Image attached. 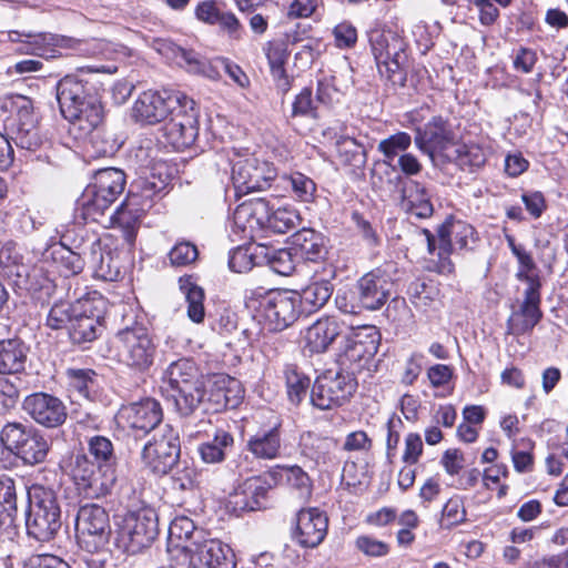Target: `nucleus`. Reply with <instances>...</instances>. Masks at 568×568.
I'll use <instances>...</instances> for the list:
<instances>
[{"instance_id": "nucleus-1", "label": "nucleus", "mask_w": 568, "mask_h": 568, "mask_svg": "<svg viewBox=\"0 0 568 568\" xmlns=\"http://www.w3.org/2000/svg\"><path fill=\"white\" fill-rule=\"evenodd\" d=\"M93 91L88 80L74 74L65 75L57 84L60 111L79 129H92L103 121L102 105Z\"/></svg>"}, {"instance_id": "nucleus-2", "label": "nucleus", "mask_w": 568, "mask_h": 568, "mask_svg": "<svg viewBox=\"0 0 568 568\" xmlns=\"http://www.w3.org/2000/svg\"><path fill=\"white\" fill-rule=\"evenodd\" d=\"M164 390L183 417L192 415L203 403L206 389L199 367L190 358L171 363L164 372Z\"/></svg>"}, {"instance_id": "nucleus-3", "label": "nucleus", "mask_w": 568, "mask_h": 568, "mask_svg": "<svg viewBox=\"0 0 568 568\" xmlns=\"http://www.w3.org/2000/svg\"><path fill=\"white\" fill-rule=\"evenodd\" d=\"M113 358L134 373H146L158 356V343L150 329L133 323L118 331L112 341Z\"/></svg>"}, {"instance_id": "nucleus-4", "label": "nucleus", "mask_w": 568, "mask_h": 568, "mask_svg": "<svg viewBox=\"0 0 568 568\" xmlns=\"http://www.w3.org/2000/svg\"><path fill=\"white\" fill-rule=\"evenodd\" d=\"M164 189L165 184L163 182L156 183L148 179L139 180L131 185L126 199L111 215V226L121 232L130 248L134 246L145 212L153 206L154 197Z\"/></svg>"}, {"instance_id": "nucleus-5", "label": "nucleus", "mask_w": 568, "mask_h": 568, "mask_svg": "<svg viewBox=\"0 0 568 568\" xmlns=\"http://www.w3.org/2000/svg\"><path fill=\"white\" fill-rule=\"evenodd\" d=\"M114 546L123 554L133 556L149 548L158 535V515L143 507L126 511L115 523Z\"/></svg>"}, {"instance_id": "nucleus-6", "label": "nucleus", "mask_w": 568, "mask_h": 568, "mask_svg": "<svg viewBox=\"0 0 568 568\" xmlns=\"http://www.w3.org/2000/svg\"><path fill=\"white\" fill-rule=\"evenodd\" d=\"M29 501L27 535L39 542L52 540L61 528V509L55 493L43 486H33Z\"/></svg>"}, {"instance_id": "nucleus-7", "label": "nucleus", "mask_w": 568, "mask_h": 568, "mask_svg": "<svg viewBox=\"0 0 568 568\" xmlns=\"http://www.w3.org/2000/svg\"><path fill=\"white\" fill-rule=\"evenodd\" d=\"M369 43L379 74L394 85L406 82L408 57L406 42L396 32L374 30Z\"/></svg>"}, {"instance_id": "nucleus-8", "label": "nucleus", "mask_w": 568, "mask_h": 568, "mask_svg": "<svg viewBox=\"0 0 568 568\" xmlns=\"http://www.w3.org/2000/svg\"><path fill=\"white\" fill-rule=\"evenodd\" d=\"M231 181L237 197L266 190L277 175L271 162L254 155L235 154L231 159Z\"/></svg>"}, {"instance_id": "nucleus-9", "label": "nucleus", "mask_w": 568, "mask_h": 568, "mask_svg": "<svg viewBox=\"0 0 568 568\" xmlns=\"http://www.w3.org/2000/svg\"><path fill=\"white\" fill-rule=\"evenodd\" d=\"M297 301V291L276 290L261 295L254 307L270 331L281 332L302 314Z\"/></svg>"}, {"instance_id": "nucleus-10", "label": "nucleus", "mask_w": 568, "mask_h": 568, "mask_svg": "<svg viewBox=\"0 0 568 568\" xmlns=\"http://www.w3.org/2000/svg\"><path fill=\"white\" fill-rule=\"evenodd\" d=\"M106 302L98 292L89 293L75 301V314L68 328L75 344L90 343L102 333V321Z\"/></svg>"}, {"instance_id": "nucleus-11", "label": "nucleus", "mask_w": 568, "mask_h": 568, "mask_svg": "<svg viewBox=\"0 0 568 568\" xmlns=\"http://www.w3.org/2000/svg\"><path fill=\"white\" fill-rule=\"evenodd\" d=\"M180 453L179 433L166 424L144 445L142 463L154 475L163 476L178 464Z\"/></svg>"}, {"instance_id": "nucleus-12", "label": "nucleus", "mask_w": 568, "mask_h": 568, "mask_svg": "<svg viewBox=\"0 0 568 568\" xmlns=\"http://www.w3.org/2000/svg\"><path fill=\"white\" fill-rule=\"evenodd\" d=\"M357 383L349 373L331 371L320 375L311 390V402L320 409H332L345 404Z\"/></svg>"}, {"instance_id": "nucleus-13", "label": "nucleus", "mask_w": 568, "mask_h": 568, "mask_svg": "<svg viewBox=\"0 0 568 568\" xmlns=\"http://www.w3.org/2000/svg\"><path fill=\"white\" fill-rule=\"evenodd\" d=\"M22 408L34 423L49 429L62 426L68 418L64 402L45 392H36L26 396Z\"/></svg>"}, {"instance_id": "nucleus-14", "label": "nucleus", "mask_w": 568, "mask_h": 568, "mask_svg": "<svg viewBox=\"0 0 568 568\" xmlns=\"http://www.w3.org/2000/svg\"><path fill=\"white\" fill-rule=\"evenodd\" d=\"M381 334L374 326H365L346 338L341 362L349 369L359 372L365 368L376 355L379 347Z\"/></svg>"}, {"instance_id": "nucleus-15", "label": "nucleus", "mask_w": 568, "mask_h": 568, "mask_svg": "<svg viewBox=\"0 0 568 568\" xmlns=\"http://www.w3.org/2000/svg\"><path fill=\"white\" fill-rule=\"evenodd\" d=\"M415 145L425 154L446 159L456 139L449 123L442 116H434L424 126L415 129Z\"/></svg>"}, {"instance_id": "nucleus-16", "label": "nucleus", "mask_w": 568, "mask_h": 568, "mask_svg": "<svg viewBox=\"0 0 568 568\" xmlns=\"http://www.w3.org/2000/svg\"><path fill=\"white\" fill-rule=\"evenodd\" d=\"M179 91H143L133 105V116L143 124H156L165 120L174 103H178Z\"/></svg>"}, {"instance_id": "nucleus-17", "label": "nucleus", "mask_w": 568, "mask_h": 568, "mask_svg": "<svg viewBox=\"0 0 568 568\" xmlns=\"http://www.w3.org/2000/svg\"><path fill=\"white\" fill-rule=\"evenodd\" d=\"M202 532L196 530L192 519L185 516L175 517L169 526L168 552L176 566L184 565L189 554L201 545Z\"/></svg>"}, {"instance_id": "nucleus-18", "label": "nucleus", "mask_w": 568, "mask_h": 568, "mask_svg": "<svg viewBox=\"0 0 568 568\" xmlns=\"http://www.w3.org/2000/svg\"><path fill=\"white\" fill-rule=\"evenodd\" d=\"M393 285L386 272L379 268L366 273L356 284L359 306L369 311L379 310L388 301Z\"/></svg>"}, {"instance_id": "nucleus-19", "label": "nucleus", "mask_w": 568, "mask_h": 568, "mask_svg": "<svg viewBox=\"0 0 568 568\" xmlns=\"http://www.w3.org/2000/svg\"><path fill=\"white\" fill-rule=\"evenodd\" d=\"M328 528L326 514L318 508L301 509L296 514L293 539L305 548H315L324 540Z\"/></svg>"}, {"instance_id": "nucleus-20", "label": "nucleus", "mask_w": 568, "mask_h": 568, "mask_svg": "<svg viewBox=\"0 0 568 568\" xmlns=\"http://www.w3.org/2000/svg\"><path fill=\"white\" fill-rule=\"evenodd\" d=\"M124 426L141 434L153 430L163 418L160 403L153 398H144L123 406L119 413Z\"/></svg>"}, {"instance_id": "nucleus-21", "label": "nucleus", "mask_w": 568, "mask_h": 568, "mask_svg": "<svg viewBox=\"0 0 568 568\" xmlns=\"http://www.w3.org/2000/svg\"><path fill=\"white\" fill-rule=\"evenodd\" d=\"M270 222V201L264 197L251 199L237 205L233 213V224L243 237L252 239L254 234L267 227Z\"/></svg>"}, {"instance_id": "nucleus-22", "label": "nucleus", "mask_w": 568, "mask_h": 568, "mask_svg": "<svg viewBox=\"0 0 568 568\" xmlns=\"http://www.w3.org/2000/svg\"><path fill=\"white\" fill-rule=\"evenodd\" d=\"M187 568H234V552L219 539L203 540L186 559Z\"/></svg>"}, {"instance_id": "nucleus-23", "label": "nucleus", "mask_w": 568, "mask_h": 568, "mask_svg": "<svg viewBox=\"0 0 568 568\" xmlns=\"http://www.w3.org/2000/svg\"><path fill=\"white\" fill-rule=\"evenodd\" d=\"M300 448L303 456L318 466H336L338 443L334 437L322 436L314 432H305L300 437Z\"/></svg>"}, {"instance_id": "nucleus-24", "label": "nucleus", "mask_w": 568, "mask_h": 568, "mask_svg": "<svg viewBox=\"0 0 568 568\" xmlns=\"http://www.w3.org/2000/svg\"><path fill=\"white\" fill-rule=\"evenodd\" d=\"M342 329L343 324L335 316L320 317L305 331V348L316 354L326 352L341 335Z\"/></svg>"}, {"instance_id": "nucleus-25", "label": "nucleus", "mask_w": 568, "mask_h": 568, "mask_svg": "<svg viewBox=\"0 0 568 568\" xmlns=\"http://www.w3.org/2000/svg\"><path fill=\"white\" fill-rule=\"evenodd\" d=\"M7 546V554L2 557L7 568H71L61 558L50 555H31L26 559H21V546L13 539L3 540Z\"/></svg>"}, {"instance_id": "nucleus-26", "label": "nucleus", "mask_w": 568, "mask_h": 568, "mask_svg": "<svg viewBox=\"0 0 568 568\" xmlns=\"http://www.w3.org/2000/svg\"><path fill=\"white\" fill-rule=\"evenodd\" d=\"M75 529L82 535L104 537L110 531L109 515L98 504L82 505L78 510Z\"/></svg>"}, {"instance_id": "nucleus-27", "label": "nucleus", "mask_w": 568, "mask_h": 568, "mask_svg": "<svg viewBox=\"0 0 568 568\" xmlns=\"http://www.w3.org/2000/svg\"><path fill=\"white\" fill-rule=\"evenodd\" d=\"M402 206L410 216L428 219L434 213L429 191L417 181H409L403 190Z\"/></svg>"}, {"instance_id": "nucleus-28", "label": "nucleus", "mask_w": 568, "mask_h": 568, "mask_svg": "<svg viewBox=\"0 0 568 568\" xmlns=\"http://www.w3.org/2000/svg\"><path fill=\"white\" fill-rule=\"evenodd\" d=\"M112 203L89 184L77 201L75 216L84 223L100 222Z\"/></svg>"}, {"instance_id": "nucleus-29", "label": "nucleus", "mask_w": 568, "mask_h": 568, "mask_svg": "<svg viewBox=\"0 0 568 568\" xmlns=\"http://www.w3.org/2000/svg\"><path fill=\"white\" fill-rule=\"evenodd\" d=\"M112 203L89 184L77 201L75 216L84 223L100 222Z\"/></svg>"}, {"instance_id": "nucleus-30", "label": "nucleus", "mask_w": 568, "mask_h": 568, "mask_svg": "<svg viewBox=\"0 0 568 568\" xmlns=\"http://www.w3.org/2000/svg\"><path fill=\"white\" fill-rule=\"evenodd\" d=\"M282 446L281 433L277 426L260 430L252 435L246 443L247 450L260 459H275L280 456Z\"/></svg>"}, {"instance_id": "nucleus-31", "label": "nucleus", "mask_w": 568, "mask_h": 568, "mask_svg": "<svg viewBox=\"0 0 568 568\" xmlns=\"http://www.w3.org/2000/svg\"><path fill=\"white\" fill-rule=\"evenodd\" d=\"M49 452V439L41 430L33 427L14 455L26 465L33 466L43 463Z\"/></svg>"}, {"instance_id": "nucleus-32", "label": "nucleus", "mask_w": 568, "mask_h": 568, "mask_svg": "<svg viewBox=\"0 0 568 568\" xmlns=\"http://www.w3.org/2000/svg\"><path fill=\"white\" fill-rule=\"evenodd\" d=\"M292 245L302 257L310 261L323 258L326 254L325 239L313 229H302L292 235Z\"/></svg>"}, {"instance_id": "nucleus-33", "label": "nucleus", "mask_w": 568, "mask_h": 568, "mask_svg": "<svg viewBox=\"0 0 568 568\" xmlns=\"http://www.w3.org/2000/svg\"><path fill=\"white\" fill-rule=\"evenodd\" d=\"M353 82L349 77V70L344 72H335L331 75H324L317 82L316 101L331 104L339 100L342 94L352 87Z\"/></svg>"}, {"instance_id": "nucleus-34", "label": "nucleus", "mask_w": 568, "mask_h": 568, "mask_svg": "<svg viewBox=\"0 0 568 568\" xmlns=\"http://www.w3.org/2000/svg\"><path fill=\"white\" fill-rule=\"evenodd\" d=\"M12 131L16 133V143L21 148L30 150L38 144L36 119L30 101L24 100L19 108L18 120L12 124Z\"/></svg>"}, {"instance_id": "nucleus-35", "label": "nucleus", "mask_w": 568, "mask_h": 568, "mask_svg": "<svg viewBox=\"0 0 568 568\" xmlns=\"http://www.w3.org/2000/svg\"><path fill=\"white\" fill-rule=\"evenodd\" d=\"M445 160L454 162L463 170L473 171L481 168L486 163L487 154L478 143H463L456 141Z\"/></svg>"}, {"instance_id": "nucleus-36", "label": "nucleus", "mask_w": 568, "mask_h": 568, "mask_svg": "<svg viewBox=\"0 0 568 568\" xmlns=\"http://www.w3.org/2000/svg\"><path fill=\"white\" fill-rule=\"evenodd\" d=\"M90 184L113 204L124 191L125 174L115 168L102 169L95 172Z\"/></svg>"}, {"instance_id": "nucleus-37", "label": "nucleus", "mask_w": 568, "mask_h": 568, "mask_svg": "<svg viewBox=\"0 0 568 568\" xmlns=\"http://www.w3.org/2000/svg\"><path fill=\"white\" fill-rule=\"evenodd\" d=\"M115 470L113 467L99 466L98 469L85 480L78 490L85 498H102L111 494L115 485Z\"/></svg>"}, {"instance_id": "nucleus-38", "label": "nucleus", "mask_w": 568, "mask_h": 568, "mask_svg": "<svg viewBox=\"0 0 568 568\" xmlns=\"http://www.w3.org/2000/svg\"><path fill=\"white\" fill-rule=\"evenodd\" d=\"M27 348L18 338L0 341V374H17L24 368Z\"/></svg>"}, {"instance_id": "nucleus-39", "label": "nucleus", "mask_w": 568, "mask_h": 568, "mask_svg": "<svg viewBox=\"0 0 568 568\" xmlns=\"http://www.w3.org/2000/svg\"><path fill=\"white\" fill-rule=\"evenodd\" d=\"M333 293V285L328 281L314 282L297 292V303L301 313L311 314L323 307Z\"/></svg>"}, {"instance_id": "nucleus-40", "label": "nucleus", "mask_w": 568, "mask_h": 568, "mask_svg": "<svg viewBox=\"0 0 568 568\" xmlns=\"http://www.w3.org/2000/svg\"><path fill=\"white\" fill-rule=\"evenodd\" d=\"M542 317L540 305L521 302L507 320V332L523 335L532 331Z\"/></svg>"}, {"instance_id": "nucleus-41", "label": "nucleus", "mask_w": 568, "mask_h": 568, "mask_svg": "<svg viewBox=\"0 0 568 568\" xmlns=\"http://www.w3.org/2000/svg\"><path fill=\"white\" fill-rule=\"evenodd\" d=\"M179 287L187 303V316L194 323H202L205 317L204 290L197 285L191 275L179 278Z\"/></svg>"}, {"instance_id": "nucleus-42", "label": "nucleus", "mask_w": 568, "mask_h": 568, "mask_svg": "<svg viewBox=\"0 0 568 568\" xmlns=\"http://www.w3.org/2000/svg\"><path fill=\"white\" fill-rule=\"evenodd\" d=\"M271 476L285 480L293 489L297 490L303 498L310 497L312 494V480L308 474L298 465L276 466L271 471Z\"/></svg>"}, {"instance_id": "nucleus-43", "label": "nucleus", "mask_w": 568, "mask_h": 568, "mask_svg": "<svg viewBox=\"0 0 568 568\" xmlns=\"http://www.w3.org/2000/svg\"><path fill=\"white\" fill-rule=\"evenodd\" d=\"M265 54L277 88L286 93L291 88V82L284 69L287 59L285 49L280 43L268 42Z\"/></svg>"}, {"instance_id": "nucleus-44", "label": "nucleus", "mask_w": 568, "mask_h": 568, "mask_svg": "<svg viewBox=\"0 0 568 568\" xmlns=\"http://www.w3.org/2000/svg\"><path fill=\"white\" fill-rule=\"evenodd\" d=\"M234 443L233 436L219 429L214 438L199 446V453L202 460L206 464H216L225 459V449L232 447Z\"/></svg>"}, {"instance_id": "nucleus-45", "label": "nucleus", "mask_w": 568, "mask_h": 568, "mask_svg": "<svg viewBox=\"0 0 568 568\" xmlns=\"http://www.w3.org/2000/svg\"><path fill=\"white\" fill-rule=\"evenodd\" d=\"M68 390L82 398H90L95 386L97 374L89 368H68L65 371Z\"/></svg>"}, {"instance_id": "nucleus-46", "label": "nucleus", "mask_w": 568, "mask_h": 568, "mask_svg": "<svg viewBox=\"0 0 568 568\" xmlns=\"http://www.w3.org/2000/svg\"><path fill=\"white\" fill-rule=\"evenodd\" d=\"M164 135L174 149L183 150L194 144L199 124L165 123Z\"/></svg>"}, {"instance_id": "nucleus-47", "label": "nucleus", "mask_w": 568, "mask_h": 568, "mask_svg": "<svg viewBox=\"0 0 568 568\" xmlns=\"http://www.w3.org/2000/svg\"><path fill=\"white\" fill-rule=\"evenodd\" d=\"M336 151L339 161L344 165H349L355 169H361L366 163L365 146L358 143L355 139L343 136L336 141Z\"/></svg>"}, {"instance_id": "nucleus-48", "label": "nucleus", "mask_w": 568, "mask_h": 568, "mask_svg": "<svg viewBox=\"0 0 568 568\" xmlns=\"http://www.w3.org/2000/svg\"><path fill=\"white\" fill-rule=\"evenodd\" d=\"M101 124L102 122L92 129L80 130L89 136L94 156H110L119 150L120 144Z\"/></svg>"}, {"instance_id": "nucleus-49", "label": "nucleus", "mask_w": 568, "mask_h": 568, "mask_svg": "<svg viewBox=\"0 0 568 568\" xmlns=\"http://www.w3.org/2000/svg\"><path fill=\"white\" fill-rule=\"evenodd\" d=\"M283 374L290 400L300 404L306 395L310 378L294 364L285 365Z\"/></svg>"}, {"instance_id": "nucleus-50", "label": "nucleus", "mask_w": 568, "mask_h": 568, "mask_svg": "<svg viewBox=\"0 0 568 568\" xmlns=\"http://www.w3.org/2000/svg\"><path fill=\"white\" fill-rule=\"evenodd\" d=\"M301 221L298 212L292 206H275L270 201V222L267 227L276 233H286Z\"/></svg>"}, {"instance_id": "nucleus-51", "label": "nucleus", "mask_w": 568, "mask_h": 568, "mask_svg": "<svg viewBox=\"0 0 568 568\" xmlns=\"http://www.w3.org/2000/svg\"><path fill=\"white\" fill-rule=\"evenodd\" d=\"M29 40L20 50L24 53L52 59L57 57L58 50L55 47L59 44V38L50 33H40L36 36H28Z\"/></svg>"}, {"instance_id": "nucleus-52", "label": "nucleus", "mask_w": 568, "mask_h": 568, "mask_svg": "<svg viewBox=\"0 0 568 568\" xmlns=\"http://www.w3.org/2000/svg\"><path fill=\"white\" fill-rule=\"evenodd\" d=\"M412 136L407 132H397L379 141L378 152L384 155V162L392 165V162L409 149Z\"/></svg>"}, {"instance_id": "nucleus-53", "label": "nucleus", "mask_w": 568, "mask_h": 568, "mask_svg": "<svg viewBox=\"0 0 568 568\" xmlns=\"http://www.w3.org/2000/svg\"><path fill=\"white\" fill-rule=\"evenodd\" d=\"M176 58H180L181 62H184L191 72L201 73L212 80L221 78V71L223 70L219 65L220 59H216L212 62L200 60L193 52L186 51L182 48L178 49Z\"/></svg>"}, {"instance_id": "nucleus-54", "label": "nucleus", "mask_w": 568, "mask_h": 568, "mask_svg": "<svg viewBox=\"0 0 568 568\" xmlns=\"http://www.w3.org/2000/svg\"><path fill=\"white\" fill-rule=\"evenodd\" d=\"M179 101L170 110L166 123L199 124V110L193 99L182 92L178 94Z\"/></svg>"}, {"instance_id": "nucleus-55", "label": "nucleus", "mask_w": 568, "mask_h": 568, "mask_svg": "<svg viewBox=\"0 0 568 568\" xmlns=\"http://www.w3.org/2000/svg\"><path fill=\"white\" fill-rule=\"evenodd\" d=\"M271 485L258 476H252L244 483V494L250 498L244 507L250 510H257L265 507L266 496Z\"/></svg>"}, {"instance_id": "nucleus-56", "label": "nucleus", "mask_w": 568, "mask_h": 568, "mask_svg": "<svg viewBox=\"0 0 568 568\" xmlns=\"http://www.w3.org/2000/svg\"><path fill=\"white\" fill-rule=\"evenodd\" d=\"M33 426L19 422L7 423L0 432V442L9 450L10 456L19 449Z\"/></svg>"}, {"instance_id": "nucleus-57", "label": "nucleus", "mask_w": 568, "mask_h": 568, "mask_svg": "<svg viewBox=\"0 0 568 568\" xmlns=\"http://www.w3.org/2000/svg\"><path fill=\"white\" fill-rule=\"evenodd\" d=\"M88 449L99 466L113 467L115 462L112 442L105 436H92L88 440Z\"/></svg>"}, {"instance_id": "nucleus-58", "label": "nucleus", "mask_w": 568, "mask_h": 568, "mask_svg": "<svg viewBox=\"0 0 568 568\" xmlns=\"http://www.w3.org/2000/svg\"><path fill=\"white\" fill-rule=\"evenodd\" d=\"M75 302L60 301L53 304L47 316V326L52 329L69 328L75 314Z\"/></svg>"}, {"instance_id": "nucleus-59", "label": "nucleus", "mask_w": 568, "mask_h": 568, "mask_svg": "<svg viewBox=\"0 0 568 568\" xmlns=\"http://www.w3.org/2000/svg\"><path fill=\"white\" fill-rule=\"evenodd\" d=\"M452 245L453 243L450 242L449 235L442 230L439 232L437 260H433L430 262V271H435L442 275H449L454 272V263L449 257L452 252Z\"/></svg>"}, {"instance_id": "nucleus-60", "label": "nucleus", "mask_w": 568, "mask_h": 568, "mask_svg": "<svg viewBox=\"0 0 568 568\" xmlns=\"http://www.w3.org/2000/svg\"><path fill=\"white\" fill-rule=\"evenodd\" d=\"M291 186L292 195L300 202L310 203L314 200L316 184L303 173L295 172L286 178Z\"/></svg>"}, {"instance_id": "nucleus-61", "label": "nucleus", "mask_w": 568, "mask_h": 568, "mask_svg": "<svg viewBox=\"0 0 568 568\" xmlns=\"http://www.w3.org/2000/svg\"><path fill=\"white\" fill-rule=\"evenodd\" d=\"M197 247L187 241L176 243L169 252L171 265L180 267L187 266L197 260Z\"/></svg>"}, {"instance_id": "nucleus-62", "label": "nucleus", "mask_w": 568, "mask_h": 568, "mask_svg": "<svg viewBox=\"0 0 568 568\" xmlns=\"http://www.w3.org/2000/svg\"><path fill=\"white\" fill-rule=\"evenodd\" d=\"M466 519V510L463 499L458 496L452 497L442 510V527L450 528L462 524Z\"/></svg>"}, {"instance_id": "nucleus-63", "label": "nucleus", "mask_w": 568, "mask_h": 568, "mask_svg": "<svg viewBox=\"0 0 568 568\" xmlns=\"http://www.w3.org/2000/svg\"><path fill=\"white\" fill-rule=\"evenodd\" d=\"M98 469V464L90 460L85 454H77L72 457L70 473L77 486H81Z\"/></svg>"}, {"instance_id": "nucleus-64", "label": "nucleus", "mask_w": 568, "mask_h": 568, "mask_svg": "<svg viewBox=\"0 0 568 568\" xmlns=\"http://www.w3.org/2000/svg\"><path fill=\"white\" fill-rule=\"evenodd\" d=\"M270 267L280 275H291L295 270V261L291 251L275 250L266 254Z\"/></svg>"}]
</instances>
